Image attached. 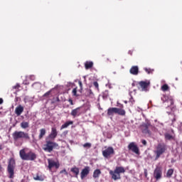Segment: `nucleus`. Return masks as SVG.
<instances>
[{
  "label": "nucleus",
  "instance_id": "33",
  "mask_svg": "<svg viewBox=\"0 0 182 182\" xmlns=\"http://www.w3.org/2000/svg\"><path fill=\"white\" fill-rule=\"evenodd\" d=\"M83 147L90 149L92 147V144L90 143H85L83 144Z\"/></svg>",
  "mask_w": 182,
  "mask_h": 182
},
{
  "label": "nucleus",
  "instance_id": "56",
  "mask_svg": "<svg viewBox=\"0 0 182 182\" xmlns=\"http://www.w3.org/2000/svg\"><path fill=\"white\" fill-rule=\"evenodd\" d=\"M0 109H2V107H0Z\"/></svg>",
  "mask_w": 182,
  "mask_h": 182
},
{
  "label": "nucleus",
  "instance_id": "30",
  "mask_svg": "<svg viewBox=\"0 0 182 182\" xmlns=\"http://www.w3.org/2000/svg\"><path fill=\"white\" fill-rule=\"evenodd\" d=\"M72 94L73 96H75V97H77V96H79V95H77V87H76L72 90Z\"/></svg>",
  "mask_w": 182,
  "mask_h": 182
},
{
  "label": "nucleus",
  "instance_id": "38",
  "mask_svg": "<svg viewBox=\"0 0 182 182\" xmlns=\"http://www.w3.org/2000/svg\"><path fill=\"white\" fill-rule=\"evenodd\" d=\"M129 103H132V105H134V100L133 99V97H131L129 99Z\"/></svg>",
  "mask_w": 182,
  "mask_h": 182
},
{
  "label": "nucleus",
  "instance_id": "41",
  "mask_svg": "<svg viewBox=\"0 0 182 182\" xmlns=\"http://www.w3.org/2000/svg\"><path fill=\"white\" fill-rule=\"evenodd\" d=\"M68 102H69V103L70 104L71 106H73V100L72 99L70 98L68 100Z\"/></svg>",
  "mask_w": 182,
  "mask_h": 182
},
{
  "label": "nucleus",
  "instance_id": "16",
  "mask_svg": "<svg viewBox=\"0 0 182 182\" xmlns=\"http://www.w3.org/2000/svg\"><path fill=\"white\" fill-rule=\"evenodd\" d=\"M58 136V130L56 129L55 127H53L51 129V132L48 135L49 139H51V140H55Z\"/></svg>",
  "mask_w": 182,
  "mask_h": 182
},
{
  "label": "nucleus",
  "instance_id": "6",
  "mask_svg": "<svg viewBox=\"0 0 182 182\" xmlns=\"http://www.w3.org/2000/svg\"><path fill=\"white\" fill-rule=\"evenodd\" d=\"M57 147H59L58 143L46 140V144L43 145V150L47 153H52V151H53V149H56Z\"/></svg>",
  "mask_w": 182,
  "mask_h": 182
},
{
  "label": "nucleus",
  "instance_id": "40",
  "mask_svg": "<svg viewBox=\"0 0 182 182\" xmlns=\"http://www.w3.org/2000/svg\"><path fill=\"white\" fill-rule=\"evenodd\" d=\"M29 79H30V80H35L36 77H35V75H30Z\"/></svg>",
  "mask_w": 182,
  "mask_h": 182
},
{
  "label": "nucleus",
  "instance_id": "37",
  "mask_svg": "<svg viewBox=\"0 0 182 182\" xmlns=\"http://www.w3.org/2000/svg\"><path fill=\"white\" fill-rule=\"evenodd\" d=\"M50 92H51V91H48L47 92H46V93L43 95V97H48V96H50Z\"/></svg>",
  "mask_w": 182,
  "mask_h": 182
},
{
  "label": "nucleus",
  "instance_id": "36",
  "mask_svg": "<svg viewBox=\"0 0 182 182\" xmlns=\"http://www.w3.org/2000/svg\"><path fill=\"white\" fill-rule=\"evenodd\" d=\"M78 85L80 87V90H83V84L82 83V81H79Z\"/></svg>",
  "mask_w": 182,
  "mask_h": 182
},
{
  "label": "nucleus",
  "instance_id": "10",
  "mask_svg": "<svg viewBox=\"0 0 182 182\" xmlns=\"http://www.w3.org/2000/svg\"><path fill=\"white\" fill-rule=\"evenodd\" d=\"M128 149L130 151H132V153H135V154H140V149H139V146H137V144H136L135 142H131L128 145Z\"/></svg>",
  "mask_w": 182,
  "mask_h": 182
},
{
  "label": "nucleus",
  "instance_id": "32",
  "mask_svg": "<svg viewBox=\"0 0 182 182\" xmlns=\"http://www.w3.org/2000/svg\"><path fill=\"white\" fill-rule=\"evenodd\" d=\"M20 87H21V85L18 83L16 85L13 86V89H14L16 92H18Z\"/></svg>",
  "mask_w": 182,
  "mask_h": 182
},
{
  "label": "nucleus",
  "instance_id": "48",
  "mask_svg": "<svg viewBox=\"0 0 182 182\" xmlns=\"http://www.w3.org/2000/svg\"><path fill=\"white\" fill-rule=\"evenodd\" d=\"M132 86L133 87H134V86H136V84H135L134 82H133V83L132 84Z\"/></svg>",
  "mask_w": 182,
  "mask_h": 182
},
{
  "label": "nucleus",
  "instance_id": "21",
  "mask_svg": "<svg viewBox=\"0 0 182 182\" xmlns=\"http://www.w3.org/2000/svg\"><path fill=\"white\" fill-rule=\"evenodd\" d=\"M85 68L86 70H87L89 69H92L93 68V62L86 61L85 63Z\"/></svg>",
  "mask_w": 182,
  "mask_h": 182
},
{
  "label": "nucleus",
  "instance_id": "35",
  "mask_svg": "<svg viewBox=\"0 0 182 182\" xmlns=\"http://www.w3.org/2000/svg\"><path fill=\"white\" fill-rule=\"evenodd\" d=\"M93 85L96 89L99 90V83L97 81L94 82Z\"/></svg>",
  "mask_w": 182,
  "mask_h": 182
},
{
  "label": "nucleus",
  "instance_id": "7",
  "mask_svg": "<svg viewBox=\"0 0 182 182\" xmlns=\"http://www.w3.org/2000/svg\"><path fill=\"white\" fill-rule=\"evenodd\" d=\"M16 167V164L15 163V159H10L8 166L7 171L9 173V178H14L15 176V168Z\"/></svg>",
  "mask_w": 182,
  "mask_h": 182
},
{
  "label": "nucleus",
  "instance_id": "4",
  "mask_svg": "<svg viewBox=\"0 0 182 182\" xmlns=\"http://www.w3.org/2000/svg\"><path fill=\"white\" fill-rule=\"evenodd\" d=\"M167 151V145L164 143H160L157 145L156 149L154 151L156 154L155 160H159L161 154H164Z\"/></svg>",
  "mask_w": 182,
  "mask_h": 182
},
{
  "label": "nucleus",
  "instance_id": "20",
  "mask_svg": "<svg viewBox=\"0 0 182 182\" xmlns=\"http://www.w3.org/2000/svg\"><path fill=\"white\" fill-rule=\"evenodd\" d=\"M102 174V171L100 169H95L93 173V178H99L100 176Z\"/></svg>",
  "mask_w": 182,
  "mask_h": 182
},
{
  "label": "nucleus",
  "instance_id": "44",
  "mask_svg": "<svg viewBox=\"0 0 182 182\" xmlns=\"http://www.w3.org/2000/svg\"><path fill=\"white\" fill-rule=\"evenodd\" d=\"M61 100H62V102H65V95H63L62 97H61Z\"/></svg>",
  "mask_w": 182,
  "mask_h": 182
},
{
  "label": "nucleus",
  "instance_id": "2",
  "mask_svg": "<svg viewBox=\"0 0 182 182\" xmlns=\"http://www.w3.org/2000/svg\"><path fill=\"white\" fill-rule=\"evenodd\" d=\"M126 173V169L123 166H117L114 171H109V175L111 176L112 180H120L122 176L120 174Z\"/></svg>",
  "mask_w": 182,
  "mask_h": 182
},
{
  "label": "nucleus",
  "instance_id": "47",
  "mask_svg": "<svg viewBox=\"0 0 182 182\" xmlns=\"http://www.w3.org/2000/svg\"><path fill=\"white\" fill-rule=\"evenodd\" d=\"M128 53H129V55H133V51L132 50H129V52H128Z\"/></svg>",
  "mask_w": 182,
  "mask_h": 182
},
{
  "label": "nucleus",
  "instance_id": "55",
  "mask_svg": "<svg viewBox=\"0 0 182 182\" xmlns=\"http://www.w3.org/2000/svg\"><path fill=\"white\" fill-rule=\"evenodd\" d=\"M2 168V167L1 166H0V170Z\"/></svg>",
  "mask_w": 182,
  "mask_h": 182
},
{
  "label": "nucleus",
  "instance_id": "19",
  "mask_svg": "<svg viewBox=\"0 0 182 182\" xmlns=\"http://www.w3.org/2000/svg\"><path fill=\"white\" fill-rule=\"evenodd\" d=\"M40 133L38 135V140H42L43 139V136L46 134V129L45 128H42L40 129Z\"/></svg>",
  "mask_w": 182,
  "mask_h": 182
},
{
  "label": "nucleus",
  "instance_id": "15",
  "mask_svg": "<svg viewBox=\"0 0 182 182\" xmlns=\"http://www.w3.org/2000/svg\"><path fill=\"white\" fill-rule=\"evenodd\" d=\"M90 173V167L85 166L80 173L81 180H83L85 177H87V175Z\"/></svg>",
  "mask_w": 182,
  "mask_h": 182
},
{
  "label": "nucleus",
  "instance_id": "9",
  "mask_svg": "<svg viewBox=\"0 0 182 182\" xmlns=\"http://www.w3.org/2000/svg\"><path fill=\"white\" fill-rule=\"evenodd\" d=\"M113 154H114V149L112 146H109L102 151V156L105 159H110Z\"/></svg>",
  "mask_w": 182,
  "mask_h": 182
},
{
  "label": "nucleus",
  "instance_id": "53",
  "mask_svg": "<svg viewBox=\"0 0 182 182\" xmlns=\"http://www.w3.org/2000/svg\"><path fill=\"white\" fill-rule=\"evenodd\" d=\"M90 93H92V90H90Z\"/></svg>",
  "mask_w": 182,
  "mask_h": 182
},
{
  "label": "nucleus",
  "instance_id": "34",
  "mask_svg": "<svg viewBox=\"0 0 182 182\" xmlns=\"http://www.w3.org/2000/svg\"><path fill=\"white\" fill-rule=\"evenodd\" d=\"M59 102H60V99H59V97H57L55 98H53V101L52 102V103H59Z\"/></svg>",
  "mask_w": 182,
  "mask_h": 182
},
{
  "label": "nucleus",
  "instance_id": "49",
  "mask_svg": "<svg viewBox=\"0 0 182 182\" xmlns=\"http://www.w3.org/2000/svg\"><path fill=\"white\" fill-rule=\"evenodd\" d=\"M1 116H4V114L2 113V112H0V117H1Z\"/></svg>",
  "mask_w": 182,
  "mask_h": 182
},
{
  "label": "nucleus",
  "instance_id": "46",
  "mask_svg": "<svg viewBox=\"0 0 182 182\" xmlns=\"http://www.w3.org/2000/svg\"><path fill=\"white\" fill-rule=\"evenodd\" d=\"M60 173H66V174H68V172H66V169H63L60 171Z\"/></svg>",
  "mask_w": 182,
  "mask_h": 182
},
{
  "label": "nucleus",
  "instance_id": "22",
  "mask_svg": "<svg viewBox=\"0 0 182 182\" xmlns=\"http://www.w3.org/2000/svg\"><path fill=\"white\" fill-rule=\"evenodd\" d=\"M70 124H73V121H68L64 124H63L60 127V130H63V129H66L70 126Z\"/></svg>",
  "mask_w": 182,
  "mask_h": 182
},
{
  "label": "nucleus",
  "instance_id": "17",
  "mask_svg": "<svg viewBox=\"0 0 182 182\" xmlns=\"http://www.w3.org/2000/svg\"><path fill=\"white\" fill-rule=\"evenodd\" d=\"M129 73H131V75L137 76V75H139V66L137 65L132 66L129 70Z\"/></svg>",
  "mask_w": 182,
  "mask_h": 182
},
{
  "label": "nucleus",
  "instance_id": "5",
  "mask_svg": "<svg viewBox=\"0 0 182 182\" xmlns=\"http://www.w3.org/2000/svg\"><path fill=\"white\" fill-rule=\"evenodd\" d=\"M115 114H119V116H126V110L122 108L117 107H109L107 109V116H114Z\"/></svg>",
  "mask_w": 182,
  "mask_h": 182
},
{
  "label": "nucleus",
  "instance_id": "8",
  "mask_svg": "<svg viewBox=\"0 0 182 182\" xmlns=\"http://www.w3.org/2000/svg\"><path fill=\"white\" fill-rule=\"evenodd\" d=\"M151 127H153L150 122H147L146 123L142 124L141 126V130L144 134H146L147 136H151V131L149 130Z\"/></svg>",
  "mask_w": 182,
  "mask_h": 182
},
{
  "label": "nucleus",
  "instance_id": "12",
  "mask_svg": "<svg viewBox=\"0 0 182 182\" xmlns=\"http://www.w3.org/2000/svg\"><path fill=\"white\" fill-rule=\"evenodd\" d=\"M85 113V111L83 110L82 107H78L71 111V116H73L74 117H78V116H80V114H83Z\"/></svg>",
  "mask_w": 182,
  "mask_h": 182
},
{
  "label": "nucleus",
  "instance_id": "11",
  "mask_svg": "<svg viewBox=\"0 0 182 182\" xmlns=\"http://www.w3.org/2000/svg\"><path fill=\"white\" fill-rule=\"evenodd\" d=\"M138 85L141 92H149V86H150L149 81H141L138 82Z\"/></svg>",
  "mask_w": 182,
  "mask_h": 182
},
{
  "label": "nucleus",
  "instance_id": "43",
  "mask_svg": "<svg viewBox=\"0 0 182 182\" xmlns=\"http://www.w3.org/2000/svg\"><path fill=\"white\" fill-rule=\"evenodd\" d=\"M141 143L142 144H144V146H146V144H147V141L144 139L141 141Z\"/></svg>",
  "mask_w": 182,
  "mask_h": 182
},
{
  "label": "nucleus",
  "instance_id": "45",
  "mask_svg": "<svg viewBox=\"0 0 182 182\" xmlns=\"http://www.w3.org/2000/svg\"><path fill=\"white\" fill-rule=\"evenodd\" d=\"M4 103V99L0 98V105H2Z\"/></svg>",
  "mask_w": 182,
  "mask_h": 182
},
{
  "label": "nucleus",
  "instance_id": "42",
  "mask_svg": "<svg viewBox=\"0 0 182 182\" xmlns=\"http://www.w3.org/2000/svg\"><path fill=\"white\" fill-rule=\"evenodd\" d=\"M144 174L146 178H147V169H144Z\"/></svg>",
  "mask_w": 182,
  "mask_h": 182
},
{
  "label": "nucleus",
  "instance_id": "26",
  "mask_svg": "<svg viewBox=\"0 0 182 182\" xmlns=\"http://www.w3.org/2000/svg\"><path fill=\"white\" fill-rule=\"evenodd\" d=\"M173 173L174 170L173 168L168 169L166 173V177H168V178H170L173 176Z\"/></svg>",
  "mask_w": 182,
  "mask_h": 182
},
{
  "label": "nucleus",
  "instance_id": "50",
  "mask_svg": "<svg viewBox=\"0 0 182 182\" xmlns=\"http://www.w3.org/2000/svg\"><path fill=\"white\" fill-rule=\"evenodd\" d=\"M4 149V147L2 146V145H0V150H2Z\"/></svg>",
  "mask_w": 182,
  "mask_h": 182
},
{
  "label": "nucleus",
  "instance_id": "31",
  "mask_svg": "<svg viewBox=\"0 0 182 182\" xmlns=\"http://www.w3.org/2000/svg\"><path fill=\"white\" fill-rule=\"evenodd\" d=\"M161 100L164 102H167V100H168V96L165 95H162Z\"/></svg>",
  "mask_w": 182,
  "mask_h": 182
},
{
  "label": "nucleus",
  "instance_id": "1",
  "mask_svg": "<svg viewBox=\"0 0 182 182\" xmlns=\"http://www.w3.org/2000/svg\"><path fill=\"white\" fill-rule=\"evenodd\" d=\"M19 154L21 160H26L29 161H33L34 160H36V157H38L35 152L32 151H30L28 153H26L25 151V149L20 150Z\"/></svg>",
  "mask_w": 182,
  "mask_h": 182
},
{
  "label": "nucleus",
  "instance_id": "24",
  "mask_svg": "<svg viewBox=\"0 0 182 182\" xmlns=\"http://www.w3.org/2000/svg\"><path fill=\"white\" fill-rule=\"evenodd\" d=\"M33 178L36 180V181H43V180H45L43 176L39 175V173H37Z\"/></svg>",
  "mask_w": 182,
  "mask_h": 182
},
{
  "label": "nucleus",
  "instance_id": "13",
  "mask_svg": "<svg viewBox=\"0 0 182 182\" xmlns=\"http://www.w3.org/2000/svg\"><path fill=\"white\" fill-rule=\"evenodd\" d=\"M163 176V171H161V167L157 166L154 171V177L156 181L160 180Z\"/></svg>",
  "mask_w": 182,
  "mask_h": 182
},
{
  "label": "nucleus",
  "instance_id": "39",
  "mask_svg": "<svg viewBox=\"0 0 182 182\" xmlns=\"http://www.w3.org/2000/svg\"><path fill=\"white\" fill-rule=\"evenodd\" d=\"M145 72H146V73L150 74L151 72V70L150 68H144Z\"/></svg>",
  "mask_w": 182,
  "mask_h": 182
},
{
  "label": "nucleus",
  "instance_id": "14",
  "mask_svg": "<svg viewBox=\"0 0 182 182\" xmlns=\"http://www.w3.org/2000/svg\"><path fill=\"white\" fill-rule=\"evenodd\" d=\"M48 168L51 170L55 167V168H59L60 164L59 162H56L53 161V159H48Z\"/></svg>",
  "mask_w": 182,
  "mask_h": 182
},
{
  "label": "nucleus",
  "instance_id": "54",
  "mask_svg": "<svg viewBox=\"0 0 182 182\" xmlns=\"http://www.w3.org/2000/svg\"><path fill=\"white\" fill-rule=\"evenodd\" d=\"M124 103H127V101H125Z\"/></svg>",
  "mask_w": 182,
  "mask_h": 182
},
{
  "label": "nucleus",
  "instance_id": "28",
  "mask_svg": "<svg viewBox=\"0 0 182 182\" xmlns=\"http://www.w3.org/2000/svg\"><path fill=\"white\" fill-rule=\"evenodd\" d=\"M161 89L163 92H167L170 87H168V85L164 84L163 86H161Z\"/></svg>",
  "mask_w": 182,
  "mask_h": 182
},
{
  "label": "nucleus",
  "instance_id": "29",
  "mask_svg": "<svg viewBox=\"0 0 182 182\" xmlns=\"http://www.w3.org/2000/svg\"><path fill=\"white\" fill-rule=\"evenodd\" d=\"M171 116L172 117V118H171V125L173 126V124H174V123H176V114H171Z\"/></svg>",
  "mask_w": 182,
  "mask_h": 182
},
{
  "label": "nucleus",
  "instance_id": "52",
  "mask_svg": "<svg viewBox=\"0 0 182 182\" xmlns=\"http://www.w3.org/2000/svg\"><path fill=\"white\" fill-rule=\"evenodd\" d=\"M121 107H122V108H123V107H124L123 105H121Z\"/></svg>",
  "mask_w": 182,
  "mask_h": 182
},
{
  "label": "nucleus",
  "instance_id": "27",
  "mask_svg": "<svg viewBox=\"0 0 182 182\" xmlns=\"http://www.w3.org/2000/svg\"><path fill=\"white\" fill-rule=\"evenodd\" d=\"M164 136H165L166 140H174V136H173V135L168 133H166Z\"/></svg>",
  "mask_w": 182,
  "mask_h": 182
},
{
  "label": "nucleus",
  "instance_id": "18",
  "mask_svg": "<svg viewBox=\"0 0 182 182\" xmlns=\"http://www.w3.org/2000/svg\"><path fill=\"white\" fill-rule=\"evenodd\" d=\"M15 113L18 116H21L22 114V113H23V107H22V105H18L15 109Z\"/></svg>",
  "mask_w": 182,
  "mask_h": 182
},
{
  "label": "nucleus",
  "instance_id": "25",
  "mask_svg": "<svg viewBox=\"0 0 182 182\" xmlns=\"http://www.w3.org/2000/svg\"><path fill=\"white\" fill-rule=\"evenodd\" d=\"M28 127H29V122H22L21 123V129H28Z\"/></svg>",
  "mask_w": 182,
  "mask_h": 182
},
{
  "label": "nucleus",
  "instance_id": "51",
  "mask_svg": "<svg viewBox=\"0 0 182 182\" xmlns=\"http://www.w3.org/2000/svg\"><path fill=\"white\" fill-rule=\"evenodd\" d=\"M173 100H171V105H173Z\"/></svg>",
  "mask_w": 182,
  "mask_h": 182
},
{
  "label": "nucleus",
  "instance_id": "3",
  "mask_svg": "<svg viewBox=\"0 0 182 182\" xmlns=\"http://www.w3.org/2000/svg\"><path fill=\"white\" fill-rule=\"evenodd\" d=\"M12 137L14 141H18V140H30L31 137L29 136V134L22 132V131H15L12 134Z\"/></svg>",
  "mask_w": 182,
  "mask_h": 182
},
{
  "label": "nucleus",
  "instance_id": "23",
  "mask_svg": "<svg viewBox=\"0 0 182 182\" xmlns=\"http://www.w3.org/2000/svg\"><path fill=\"white\" fill-rule=\"evenodd\" d=\"M70 171L75 174V177L77 178V176H79V168L74 167L70 169Z\"/></svg>",
  "mask_w": 182,
  "mask_h": 182
}]
</instances>
